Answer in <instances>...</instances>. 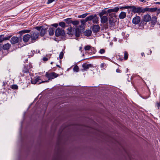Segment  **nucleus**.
Here are the masks:
<instances>
[{"mask_svg": "<svg viewBox=\"0 0 160 160\" xmlns=\"http://www.w3.org/2000/svg\"><path fill=\"white\" fill-rule=\"evenodd\" d=\"M35 29L40 32L39 35L43 37L47 32V29L44 26L36 27Z\"/></svg>", "mask_w": 160, "mask_h": 160, "instance_id": "obj_5", "label": "nucleus"}, {"mask_svg": "<svg viewBox=\"0 0 160 160\" xmlns=\"http://www.w3.org/2000/svg\"><path fill=\"white\" fill-rule=\"evenodd\" d=\"M48 82V81H42L41 82H40L39 83H38V84H39L41 83H43V82Z\"/></svg>", "mask_w": 160, "mask_h": 160, "instance_id": "obj_51", "label": "nucleus"}, {"mask_svg": "<svg viewBox=\"0 0 160 160\" xmlns=\"http://www.w3.org/2000/svg\"><path fill=\"white\" fill-rule=\"evenodd\" d=\"M119 10V8L118 7H115L113 8L108 9L107 11H106L105 9H103L99 13V15L100 17H102L104 15L106 14L107 12L108 13L116 12Z\"/></svg>", "mask_w": 160, "mask_h": 160, "instance_id": "obj_3", "label": "nucleus"}, {"mask_svg": "<svg viewBox=\"0 0 160 160\" xmlns=\"http://www.w3.org/2000/svg\"><path fill=\"white\" fill-rule=\"evenodd\" d=\"M96 17V14H94V15H91L90 16H88L86 18V21H91L92 20H93V19L95 17Z\"/></svg>", "mask_w": 160, "mask_h": 160, "instance_id": "obj_18", "label": "nucleus"}, {"mask_svg": "<svg viewBox=\"0 0 160 160\" xmlns=\"http://www.w3.org/2000/svg\"><path fill=\"white\" fill-rule=\"evenodd\" d=\"M82 49V47H79V50H81Z\"/></svg>", "mask_w": 160, "mask_h": 160, "instance_id": "obj_56", "label": "nucleus"}, {"mask_svg": "<svg viewBox=\"0 0 160 160\" xmlns=\"http://www.w3.org/2000/svg\"><path fill=\"white\" fill-rule=\"evenodd\" d=\"M45 76L48 78V80H51L52 79H53L58 77V75L54 72L51 73L46 72Z\"/></svg>", "mask_w": 160, "mask_h": 160, "instance_id": "obj_6", "label": "nucleus"}, {"mask_svg": "<svg viewBox=\"0 0 160 160\" xmlns=\"http://www.w3.org/2000/svg\"><path fill=\"white\" fill-rule=\"evenodd\" d=\"M141 21V18L139 16H136L132 20V23L135 24H138Z\"/></svg>", "mask_w": 160, "mask_h": 160, "instance_id": "obj_10", "label": "nucleus"}, {"mask_svg": "<svg viewBox=\"0 0 160 160\" xmlns=\"http://www.w3.org/2000/svg\"><path fill=\"white\" fill-rule=\"evenodd\" d=\"M80 33L81 31L79 28H77L75 29V36L76 37H79Z\"/></svg>", "mask_w": 160, "mask_h": 160, "instance_id": "obj_24", "label": "nucleus"}, {"mask_svg": "<svg viewBox=\"0 0 160 160\" xmlns=\"http://www.w3.org/2000/svg\"><path fill=\"white\" fill-rule=\"evenodd\" d=\"M51 25L55 28H57L58 26V24L57 23H54L52 24Z\"/></svg>", "mask_w": 160, "mask_h": 160, "instance_id": "obj_44", "label": "nucleus"}, {"mask_svg": "<svg viewBox=\"0 0 160 160\" xmlns=\"http://www.w3.org/2000/svg\"><path fill=\"white\" fill-rule=\"evenodd\" d=\"M72 28L71 26L70 27L68 28L67 29L68 32H67V33L69 35L71 34V35H72L73 34L72 33Z\"/></svg>", "mask_w": 160, "mask_h": 160, "instance_id": "obj_26", "label": "nucleus"}, {"mask_svg": "<svg viewBox=\"0 0 160 160\" xmlns=\"http://www.w3.org/2000/svg\"><path fill=\"white\" fill-rule=\"evenodd\" d=\"M116 72L118 73H121V71L119 69H117L116 70Z\"/></svg>", "mask_w": 160, "mask_h": 160, "instance_id": "obj_46", "label": "nucleus"}, {"mask_svg": "<svg viewBox=\"0 0 160 160\" xmlns=\"http://www.w3.org/2000/svg\"><path fill=\"white\" fill-rule=\"evenodd\" d=\"M63 21L66 22V23L69 25V26L70 25H71L72 23V20L71 18H67L64 19Z\"/></svg>", "mask_w": 160, "mask_h": 160, "instance_id": "obj_23", "label": "nucleus"}, {"mask_svg": "<svg viewBox=\"0 0 160 160\" xmlns=\"http://www.w3.org/2000/svg\"><path fill=\"white\" fill-rule=\"evenodd\" d=\"M30 39H31L30 34H27L23 37V40L25 42H28Z\"/></svg>", "mask_w": 160, "mask_h": 160, "instance_id": "obj_14", "label": "nucleus"}, {"mask_svg": "<svg viewBox=\"0 0 160 160\" xmlns=\"http://www.w3.org/2000/svg\"><path fill=\"white\" fill-rule=\"evenodd\" d=\"M105 52V49H101L100 50L99 52L100 53L102 54L104 53Z\"/></svg>", "mask_w": 160, "mask_h": 160, "instance_id": "obj_39", "label": "nucleus"}, {"mask_svg": "<svg viewBox=\"0 0 160 160\" xmlns=\"http://www.w3.org/2000/svg\"><path fill=\"white\" fill-rule=\"evenodd\" d=\"M157 10V8H148L146 7L145 8V12L146 11H149L151 12H153L156 11Z\"/></svg>", "mask_w": 160, "mask_h": 160, "instance_id": "obj_13", "label": "nucleus"}, {"mask_svg": "<svg viewBox=\"0 0 160 160\" xmlns=\"http://www.w3.org/2000/svg\"><path fill=\"white\" fill-rule=\"evenodd\" d=\"M48 31L49 32V34L50 36H52L54 32V28H49Z\"/></svg>", "mask_w": 160, "mask_h": 160, "instance_id": "obj_21", "label": "nucleus"}, {"mask_svg": "<svg viewBox=\"0 0 160 160\" xmlns=\"http://www.w3.org/2000/svg\"><path fill=\"white\" fill-rule=\"evenodd\" d=\"M105 65V64L104 63H102L101 65V67L102 68H104Z\"/></svg>", "mask_w": 160, "mask_h": 160, "instance_id": "obj_47", "label": "nucleus"}, {"mask_svg": "<svg viewBox=\"0 0 160 160\" xmlns=\"http://www.w3.org/2000/svg\"><path fill=\"white\" fill-rule=\"evenodd\" d=\"M30 32V30H23L20 31L19 33L21 35L23 33L29 32Z\"/></svg>", "mask_w": 160, "mask_h": 160, "instance_id": "obj_29", "label": "nucleus"}, {"mask_svg": "<svg viewBox=\"0 0 160 160\" xmlns=\"http://www.w3.org/2000/svg\"><path fill=\"white\" fill-rule=\"evenodd\" d=\"M22 72L23 73H27L28 72V70L26 66H24L22 70Z\"/></svg>", "mask_w": 160, "mask_h": 160, "instance_id": "obj_34", "label": "nucleus"}, {"mask_svg": "<svg viewBox=\"0 0 160 160\" xmlns=\"http://www.w3.org/2000/svg\"><path fill=\"white\" fill-rule=\"evenodd\" d=\"M158 108L160 107V102L159 103H158Z\"/></svg>", "mask_w": 160, "mask_h": 160, "instance_id": "obj_53", "label": "nucleus"}, {"mask_svg": "<svg viewBox=\"0 0 160 160\" xmlns=\"http://www.w3.org/2000/svg\"><path fill=\"white\" fill-rule=\"evenodd\" d=\"M31 42L33 43L37 39L39 36V33L36 31H32L30 33Z\"/></svg>", "mask_w": 160, "mask_h": 160, "instance_id": "obj_4", "label": "nucleus"}, {"mask_svg": "<svg viewBox=\"0 0 160 160\" xmlns=\"http://www.w3.org/2000/svg\"><path fill=\"white\" fill-rule=\"evenodd\" d=\"M140 1L142 2H146L145 0H140Z\"/></svg>", "mask_w": 160, "mask_h": 160, "instance_id": "obj_50", "label": "nucleus"}, {"mask_svg": "<svg viewBox=\"0 0 160 160\" xmlns=\"http://www.w3.org/2000/svg\"><path fill=\"white\" fill-rule=\"evenodd\" d=\"M126 15V13L123 12H122L119 15V18L121 19L124 18Z\"/></svg>", "mask_w": 160, "mask_h": 160, "instance_id": "obj_17", "label": "nucleus"}, {"mask_svg": "<svg viewBox=\"0 0 160 160\" xmlns=\"http://www.w3.org/2000/svg\"><path fill=\"white\" fill-rule=\"evenodd\" d=\"M159 4H160V3H159Z\"/></svg>", "mask_w": 160, "mask_h": 160, "instance_id": "obj_60", "label": "nucleus"}, {"mask_svg": "<svg viewBox=\"0 0 160 160\" xmlns=\"http://www.w3.org/2000/svg\"><path fill=\"white\" fill-rule=\"evenodd\" d=\"M87 22V21H86V18L84 19L81 20V23H82V25H84L85 24V23H86V22Z\"/></svg>", "mask_w": 160, "mask_h": 160, "instance_id": "obj_37", "label": "nucleus"}, {"mask_svg": "<svg viewBox=\"0 0 160 160\" xmlns=\"http://www.w3.org/2000/svg\"><path fill=\"white\" fill-rule=\"evenodd\" d=\"M43 61H46L48 60V58L46 57H44L43 58Z\"/></svg>", "mask_w": 160, "mask_h": 160, "instance_id": "obj_45", "label": "nucleus"}, {"mask_svg": "<svg viewBox=\"0 0 160 160\" xmlns=\"http://www.w3.org/2000/svg\"><path fill=\"white\" fill-rule=\"evenodd\" d=\"M100 28L98 25H93L92 28V30L94 33L97 32H99Z\"/></svg>", "mask_w": 160, "mask_h": 160, "instance_id": "obj_11", "label": "nucleus"}, {"mask_svg": "<svg viewBox=\"0 0 160 160\" xmlns=\"http://www.w3.org/2000/svg\"><path fill=\"white\" fill-rule=\"evenodd\" d=\"M63 55H64V53H63V52H61L60 53L59 56V58L60 59H61L63 58Z\"/></svg>", "mask_w": 160, "mask_h": 160, "instance_id": "obj_36", "label": "nucleus"}, {"mask_svg": "<svg viewBox=\"0 0 160 160\" xmlns=\"http://www.w3.org/2000/svg\"><path fill=\"white\" fill-rule=\"evenodd\" d=\"M20 38H19L17 37H12L10 40V42L12 44H14L19 42V41L21 40Z\"/></svg>", "mask_w": 160, "mask_h": 160, "instance_id": "obj_7", "label": "nucleus"}, {"mask_svg": "<svg viewBox=\"0 0 160 160\" xmlns=\"http://www.w3.org/2000/svg\"><path fill=\"white\" fill-rule=\"evenodd\" d=\"M160 2H157L155 3V4H159Z\"/></svg>", "mask_w": 160, "mask_h": 160, "instance_id": "obj_55", "label": "nucleus"}, {"mask_svg": "<svg viewBox=\"0 0 160 160\" xmlns=\"http://www.w3.org/2000/svg\"><path fill=\"white\" fill-rule=\"evenodd\" d=\"M55 35L56 37L60 36L61 39L65 40L66 38L65 33L64 29L58 28L55 30Z\"/></svg>", "mask_w": 160, "mask_h": 160, "instance_id": "obj_2", "label": "nucleus"}, {"mask_svg": "<svg viewBox=\"0 0 160 160\" xmlns=\"http://www.w3.org/2000/svg\"><path fill=\"white\" fill-rule=\"evenodd\" d=\"M91 48V46L89 45H87L85 46L84 48V49L85 51L89 50Z\"/></svg>", "mask_w": 160, "mask_h": 160, "instance_id": "obj_38", "label": "nucleus"}, {"mask_svg": "<svg viewBox=\"0 0 160 160\" xmlns=\"http://www.w3.org/2000/svg\"><path fill=\"white\" fill-rule=\"evenodd\" d=\"M93 67L92 64H88L86 63H83L82 65V67L83 68L81 70L82 71H86L89 68H92Z\"/></svg>", "mask_w": 160, "mask_h": 160, "instance_id": "obj_8", "label": "nucleus"}, {"mask_svg": "<svg viewBox=\"0 0 160 160\" xmlns=\"http://www.w3.org/2000/svg\"><path fill=\"white\" fill-rule=\"evenodd\" d=\"M56 66H57V67H58V68H61L60 66L59 65H56Z\"/></svg>", "mask_w": 160, "mask_h": 160, "instance_id": "obj_54", "label": "nucleus"}, {"mask_svg": "<svg viewBox=\"0 0 160 160\" xmlns=\"http://www.w3.org/2000/svg\"><path fill=\"white\" fill-rule=\"evenodd\" d=\"M157 18L156 16L153 17L151 18V22L153 25H155L157 22Z\"/></svg>", "mask_w": 160, "mask_h": 160, "instance_id": "obj_19", "label": "nucleus"}, {"mask_svg": "<svg viewBox=\"0 0 160 160\" xmlns=\"http://www.w3.org/2000/svg\"><path fill=\"white\" fill-rule=\"evenodd\" d=\"M11 88L13 89L17 90L18 89V86L16 84H13L11 86Z\"/></svg>", "mask_w": 160, "mask_h": 160, "instance_id": "obj_32", "label": "nucleus"}, {"mask_svg": "<svg viewBox=\"0 0 160 160\" xmlns=\"http://www.w3.org/2000/svg\"><path fill=\"white\" fill-rule=\"evenodd\" d=\"M124 59L126 60L128 59V54L126 51H124Z\"/></svg>", "mask_w": 160, "mask_h": 160, "instance_id": "obj_33", "label": "nucleus"}, {"mask_svg": "<svg viewBox=\"0 0 160 160\" xmlns=\"http://www.w3.org/2000/svg\"><path fill=\"white\" fill-rule=\"evenodd\" d=\"M129 6H130L122 7L120 8V9H122L123 8H124V9H128V8H129Z\"/></svg>", "mask_w": 160, "mask_h": 160, "instance_id": "obj_41", "label": "nucleus"}, {"mask_svg": "<svg viewBox=\"0 0 160 160\" xmlns=\"http://www.w3.org/2000/svg\"><path fill=\"white\" fill-rule=\"evenodd\" d=\"M109 16L110 17V18H112L114 16L115 17H116L115 14L113 13H109Z\"/></svg>", "mask_w": 160, "mask_h": 160, "instance_id": "obj_40", "label": "nucleus"}, {"mask_svg": "<svg viewBox=\"0 0 160 160\" xmlns=\"http://www.w3.org/2000/svg\"><path fill=\"white\" fill-rule=\"evenodd\" d=\"M2 49V45L0 43V51Z\"/></svg>", "mask_w": 160, "mask_h": 160, "instance_id": "obj_48", "label": "nucleus"}, {"mask_svg": "<svg viewBox=\"0 0 160 160\" xmlns=\"http://www.w3.org/2000/svg\"><path fill=\"white\" fill-rule=\"evenodd\" d=\"M89 13H86L83 14L82 15H79L78 16V18H84L86 17Z\"/></svg>", "mask_w": 160, "mask_h": 160, "instance_id": "obj_31", "label": "nucleus"}, {"mask_svg": "<svg viewBox=\"0 0 160 160\" xmlns=\"http://www.w3.org/2000/svg\"><path fill=\"white\" fill-rule=\"evenodd\" d=\"M157 12L158 13H160V8L158 9L157 8Z\"/></svg>", "mask_w": 160, "mask_h": 160, "instance_id": "obj_49", "label": "nucleus"}, {"mask_svg": "<svg viewBox=\"0 0 160 160\" xmlns=\"http://www.w3.org/2000/svg\"><path fill=\"white\" fill-rule=\"evenodd\" d=\"M79 27H80V28H81V27H82L81 26V25H80V26H79Z\"/></svg>", "mask_w": 160, "mask_h": 160, "instance_id": "obj_58", "label": "nucleus"}, {"mask_svg": "<svg viewBox=\"0 0 160 160\" xmlns=\"http://www.w3.org/2000/svg\"><path fill=\"white\" fill-rule=\"evenodd\" d=\"M53 63V62H51V64H52Z\"/></svg>", "mask_w": 160, "mask_h": 160, "instance_id": "obj_57", "label": "nucleus"}, {"mask_svg": "<svg viewBox=\"0 0 160 160\" xmlns=\"http://www.w3.org/2000/svg\"><path fill=\"white\" fill-rule=\"evenodd\" d=\"M59 26L62 27V28H64L66 27H67L68 25H66L65 23L63 22H60L58 23Z\"/></svg>", "mask_w": 160, "mask_h": 160, "instance_id": "obj_27", "label": "nucleus"}, {"mask_svg": "<svg viewBox=\"0 0 160 160\" xmlns=\"http://www.w3.org/2000/svg\"><path fill=\"white\" fill-rule=\"evenodd\" d=\"M79 68L78 67L77 65H76L73 68V70L74 71H76L77 72H78L79 71Z\"/></svg>", "mask_w": 160, "mask_h": 160, "instance_id": "obj_35", "label": "nucleus"}, {"mask_svg": "<svg viewBox=\"0 0 160 160\" xmlns=\"http://www.w3.org/2000/svg\"><path fill=\"white\" fill-rule=\"evenodd\" d=\"M92 32L91 30H87L84 32V35L85 36L89 37L91 35Z\"/></svg>", "mask_w": 160, "mask_h": 160, "instance_id": "obj_22", "label": "nucleus"}, {"mask_svg": "<svg viewBox=\"0 0 160 160\" xmlns=\"http://www.w3.org/2000/svg\"><path fill=\"white\" fill-rule=\"evenodd\" d=\"M11 45L10 44L7 43L2 46V49L4 50H8L11 47Z\"/></svg>", "mask_w": 160, "mask_h": 160, "instance_id": "obj_20", "label": "nucleus"}, {"mask_svg": "<svg viewBox=\"0 0 160 160\" xmlns=\"http://www.w3.org/2000/svg\"><path fill=\"white\" fill-rule=\"evenodd\" d=\"M4 35H0V43L2 42L3 41L9 40V39L11 37L12 35H8L7 36L4 37Z\"/></svg>", "mask_w": 160, "mask_h": 160, "instance_id": "obj_9", "label": "nucleus"}, {"mask_svg": "<svg viewBox=\"0 0 160 160\" xmlns=\"http://www.w3.org/2000/svg\"><path fill=\"white\" fill-rule=\"evenodd\" d=\"M54 0H48L47 3L48 4H50L54 1Z\"/></svg>", "mask_w": 160, "mask_h": 160, "instance_id": "obj_43", "label": "nucleus"}, {"mask_svg": "<svg viewBox=\"0 0 160 160\" xmlns=\"http://www.w3.org/2000/svg\"><path fill=\"white\" fill-rule=\"evenodd\" d=\"M143 19L146 22H149L151 19V17L149 14L145 15L143 16Z\"/></svg>", "mask_w": 160, "mask_h": 160, "instance_id": "obj_12", "label": "nucleus"}, {"mask_svg": "<svg viewBox=\"0 0 160 160\" xmlns=\"http://www.w3.org/2000/svg\"><path fill=\"white\" fill-rule=\"evenodd\" d=\"M100 17L101 22L102 23L106 22L108 21V18L107 16H104Z\"/></svg>", "mask_w": 160, "mask_h": 160, "instance_id": "obj_15", "label": "nucleus"}, {"mask_svg": "<svg viewBox=\"0 0 160 160\" xmlns=\"http://www.w3.org/2000/svg\"><path fill=\"white\" fill-rule=\"evenodd\" d=\"M128 69L127 68V71H128Z\"/></svg>", "mask_w": 160, "mask_h": 160, "instance_id": "obj_59", "label": "nucleus"}, {"mask_svg": "<svg viewBox=\"0 0 160 160\" xmlns=\"http://www.w3.org/2000/svg\"><path fill=\"white\" fill-rule=\"evenodd\" d=\"M145 21H144V20H143H143H142L141 21V24L142 25H144L145 24H146V23H145Z\"/></svg>", "mask_w": 160, "mask_h": 160, "instance_id": "obj_42", "label": "nucleus"}, {"mask_svg": "<svg viewBox=\"0 0 160 160\" xmlns=\"http://www.w3.org/2000/svg\"><path fill=\"white\" fill-rule=\"evenodd\" d=\"M141 55L142 56H144V53L143 52H142L141 53Z\"/></svg>", "mask_w": 160, "mask_h": 160, "instance_id": "obj_52", "label": "nucleus"}, {"mask_svg": "<svg viewBox=\"0 0 160 160\" xmlns=\"http://www.w3.org/2000/svg\"><path fill=\"white\" fill-rule=\"evenodd\" d=\"M129 8L131 9L132 11L134 13H138L139 14L140 13H143L145 12V8H143L142 7L130 6Z\"/></svg>", "mask_w": 160, "mask_h": 160, "instance_id": "obj_1", "label": "nucleus"}, {"mask_svg": "<svg viewBox=\"0 0 160 160\" xmlns=\"http://www.w3.org/2000/svg\"><path fill=\"white\" fill-rule=\"evenodd\" d=\"M109 18V22L110 26L112 27L114 26L115 23L113 21V19L112 18Z\"/></svg>", "mask_w": 160, "mask_h": 160, "instance_id": "obj_25", "label": "nucleus"}, {"mask_svg": "<svg viewBox=\"0 0 160 160\" xmlns=\"http://www.w3.org/2000/svg\"><path fill=\"white\" fill-rule=\"evenodd\" d=\"M79 22L78 20L72 21V23L74 26H77L79 24Z\"/></svg>", "mask_w": 160, "mask_h": 160, "instance_id": "obj_30", "label": "nucleus"}, {"mask_svg": "<svg viewBox=\"0 0 160 160\" xmlns=\"http://www.w3.org/2000/svg\"><path fill=\"white\" fill-rule=\"evenodd\" d=\"M98 18L97 17V15H96V17H95L93 19L92 22L93 23L98 24Z\"/></svg>", "mask_w": 160, "mask_h": 160, "instance_id": "obj_28", "label": "nucleus"}, {"mask_svg": "<svg viewBox=\"0 0 160 160\" xmlns=\"http://www.w3.org/2000/svg\"><path fill=\"white\" fill-rule=\"evenodd\" d=\"M40 79L39 77L35 78L32 79L31 80V82L32 84H35L37 82H39Z\"/></svg>", "mask_w": 160, "mask_h": 160, "instance_id": "obj_16", "label": "nucleus"}]
</instances>
